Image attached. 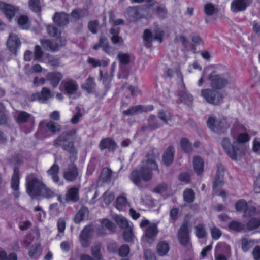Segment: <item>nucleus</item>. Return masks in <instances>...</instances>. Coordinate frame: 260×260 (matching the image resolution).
<instances>
[{
    "instance_id": "nucleus-1",
    "label": "nucleus",
    "mask_w": 260,
    "mask_h": 260,
    "mask_svg": "<svg viewBox=\"0 0 260 260\" xmlns=\"http://www.w3.org/2000/svg\"><path fill=\"white\" fill-rule=\"evenodd\" d=\"M76 134L77 130L75 129L63 132L53 141L52 143V145L55 148L61 147L63 150L67 151L70 154L69 159L72 162L77 159V150L74 146L73 141L76 138ZM78 175L77 166L72 163L68 166L63 177L67 181L73 182L76 180Z\"/></svg>"
},
{
    "instance_id": "nucleus-2",
    "label": "nucleus",
    "mask_w": 260,
    "mask_h": 260,
    "mask_svg": "<svg viewBox=\"0 0 260 260\" xmlns=\"http://www.w3.org/2000/svg\"><path fill=\"white\" fill-rule=\"evenodd\" d=\"M159 153L154 149H151L146 154L145 159L142 162L140 170H133L130 175V180L137 186H140L141 180L148 182L153 177L152 171L156 170L159 172L156 159Z\"/></svg>"
},
{
    "instance_id": "nucleus-3",
    "label": "nucleus",
    "mask_w": 260,
    "mask_h": 260,
    "mask_svg": "<svg viewBox=\"0 0 260 260\" xmlns=\"http://www.w3.org/2000/svg\"><path fill=\"white\" fill-rule=\"evenodd\" d=\"M208 80L212 88L219 90L231 84L232 78L229 72L221 74L218 73L217 71H214L209 75Z\"/></svg>"
},
{
    "instance_id": "nucleus-4",
    "label": "nucleus",
    "mask_w": 260,
    "mask_h": 260,
    "mask_svg": "<svg viewBox=\"0 0 260 260\" xmlns=\"http://www.w3.org/2000/svg\"><path fill=\"white\" fill-rule=\"evenodd\" d=\"M41 177L30 174L26 177V192L31 197H39L43 185Z\"/></svg>"
},
{
    "instance_id": "nucleus-5",
    "label": "nucleus",
    "mask_w": 260,
    "mask_h": 260,
    "mask_svg": "<svg viewBox=\"0 0 260 260\" xmlns=\"http://www.w3.org/2000/svg\"><path fill=\"white\" fill-rule=\"evenodd\" d=\"M201 95L207 103L215 106L220 105L223 100V95L221 92L212 89H202Z\"/></svg>"
},
{
    "instance_id": "nucleus-6",
    "label": "nucleus",
    "mask_w": 260,
    "mask_h": 260,
    "mask_svg": "<svg viewBox=\"0 0 260 260\" xmlns=\"http://www.w3.org/2000/svg\"><path fill=\"white\" fill-rule=\"evenodd\" d=\"M207 124L211 131L218 134L224 133L230 127L225 119H218L215 116H210Z\"/></svg>"
},
{
    "instance_id": "nucleus-7",
    "label": "nucleus",
    "mask_w": 260,
    "mask_h": 260,
    "mask_svg": "<svg viewBox=\"0 0 260 260\" xmlns=\"http://www.w3.org/2000/svg\"><path fill=\"white\" fill-rule=\"evenodd\" d=\"M221 145L227 154L233 160H237L238 157L242 154V151L240 150V147L234 143V141L232 144L228 137L222 139Z\"/></svg>"
},
{
    "instance_id": "nucleus-8",
    "label": "nucleus",
    "mask_w": 260,
    "mask_h": 260,
    "mask_svg": "<svg viewBox=\"0 0 260 260\" xmlns=\"http://www.w3.org/2000/svg\"><path fill=\"white\" fill-rule=\"evenodd\" d=\"M164 34V31L159 28L155 29L153 32L149 29H146L143 34V39L145 41L146 47L150 48L153 40H156L161 43L162 41Z\"/></svg>"
},
{
    "instance_id": "nucleus-9",
    "label": "nucleus",
    "mask_w": 260,
    "mask_h": 260,
    "mask_svg": "<svg viewBox=\"0 0 260 260\" xmlns=\"http://www.w3.org/2000/svg\"><path fill=\"white\" fill-rule=\"evenodd\" d=\"M62 84L63 85L66 93L70 98L75 99L81 96V93L77 92L78 85L76 81L68 80L63 81Z\"/></svg>"
},
{
    "instance_id": "nucleus-10",
    "label": "nucleus",
    "mask_w": 260,
    "mask_h": 260,
    "mask_svg": "<svg viewBox=\"0 0 260 260\" xmlns=\"http://www.w3.org/2000/svg\"><path fill=\"white\" fill-rule=\"evenodd\" d=\"M53 96V93L51 92L49 88L43 87L40 92L32 94L30 97V101H38L41 103H46Z\"/></svg>"
},
{
    "instance_id": "nucleus-11",
    "label": "nucleus",
    "mask_w": 260,
    "mask_h": 260,
    "mask_svg": "<svg viewBox=\"0 0 260 260\" xmlns=\"http://www.w3.org/2000/svg\"><path fill=\"white\" fill-rule=\"evenodd\" d=\"M188 223H183L178 231V237L180 244L183 246H187L190 244Z\"/></svg>"
},
{
    "instance_id": "nucleus-12",
    "label": "nucleus",
    "mask_w": 260,
    "mask_h": 260,
    "mask_svg": "<svg viewBox=\"0 0 260 260\" xmlns=\"http://www.w3.org/2000/svg\"><path fill=\"white\" fill-rule=\"evenodd\" d=\"M93 229L90 225L86 226L81 231L79 236L80 242L83 247H88L90 245L89 240L92 237Z\"/></svg>"
},
{
    "instance_id": "nucleus-13",
    "label": "nucleus",
    "mask_w": 260,
    "mask_h": 260,
    "mask_svg": "<svg viewBox=\"0 0 260 260\" xmlns=\"http://www.w3.org/2000/svg\"><path fill=\"white\" fill-rule=\"evenodd\" d=\"M21 41L18 36L14 33H10L7 44L9 50L16 55L17 50L21 45Z\"/></svg>"
},
{
    "instance_id": "nucleus-14",
    "label": "nucleus",
    "mask_w": 260,
    "mask_h": 260,
    "mask_svg": "<svg viewBox=\"0 0 260 260\" xmlns=\"http://www.w3.org/2000/svg\"><path fill=\"white\" fill-rule=\"evenodd\" d=\"M251 4L252 0H234L231 3V11L233 13L244 11Z\"/></svg>"
},
{
    "instance_id": "nucleus-15",
    "label": "nucleus",
    "mask_w": 260,
    "mask_h": 260,
    "mask_svg": "<svg viewBox=\"0 0 260 260\" xmlns=\"http://www.w3.org/2000/svg\"><path fill=\"white\" fill-rule=\"evenodd\" d=\"M0 9L9 20H11L19 10L18 8L4 2H0Z\"/></svg>"
},
{
    "instance_id": "nucleus-16",
    "label": "nucleus",
    "mask_w": 260,
    "mask_h": 260,
    "mask_svg": "<svg viewBox=\"0 0 260 260\" xmlns=\"http://www.w3.org/2000/svg\"><path fill=\"white\" fill-rule=\"evenodd\" d=\"M99 147L101 151L107 149L109 151H114L117 148V144L112 138L106 137L101 140Z\"/></svg>"
},
{
    "instance_id": "nucleus-17",
    "label": "nucleus",
    "mask_w": 260,
    "mask_h": 260,
    "mask_svg": "<svg viewBox=\"0 0 260 260\" xmlns=\"http://www.w3.org/2000/svg\"><path fill=\"white\" fill-rule=\"evenodd\" d=\"M62 78V74L59 72H49L46 75V80L49 81L53 88L56 87Z\"/></svg>"
},
{
    "instance_id": "nucleus-18",
    "label": "nucleus",
    "mask_w": 260,
    "mask_h": 260,
    "mask_svg": "<svg viewBox=\"0 0 260 260\" xmlns=\"http://www.w3.org/2000/svg\"><path fill=\"white\" fill-rule=\"evenodd\" d=\"M55 23L60 26H64L69 22V15L64 12H56L53 18Z\"/></svg>"
},
{
    "instance_id": "nucleus-19",
    "label": "nucleus",
    "mask_w": 260,
    "mask_h": 260,
    "mask_svg": "<svg viewBox=\"0 0 260 260\" xmlns=\"http://www.w3.org/2000/svg\"><path fill=\"white\" fill-rule=\"evenodd\" d=\"M41 42L44 49L51 51H56L58 50L59 47L64 44V41L60 44L56 41H50L49 40H41Z\"/></svg>"
},
{
    "instance_id": "nucleus-20",
    "label": "nucleus",
    "mask_w": 260,
    "mask_h": 260,
    "mask_svg": "<svg viewBox=\"0 0 260 260\" xmlns=\"http://www.w3.org/2000/svg\"><path fill=\"white\" fill-rule=\"evenodd\" d=\"M158 231L155 224L149 225L145 231V236L148 243H151L155 240L157 235Z\"/></svg>"
},
{
    "instance_id": "nucleus-21",
    "label": "nucleus",
    "mask_w": 260,
    "mask_h": 260,
    "mask_svg": "<svg viewBox=\"0 0 260 260\" xmlns=\"http://www.w3.org/2000/svg\"><path fill=\"white\" fill-rule=\"evenodd\" d=\"M178 96L180 100L185 104H188L193 101V96L187 92L183 83L179 88Z\"/></svg>"
},
{
    "instance_id": "nucleus-22",
    "label": "nucleus",
    "mask_w": 260,
    "mask_h": 260,
    "mask_svg": "<svg viewBox=\"0 0 260 260\" xmlns=\"http://www.w3.org/2000/svg\"><path fill=\"white\" fill-rule=\"evenodd\" d=\"M174 149L172 147H169L164 152L162 157L164 163L166 166L171 165L174 159Z\"/></svg>"
},
{
    "instance_id": "nucleus-23",
    "label": "nucleus",
    "mask_w": 260,
    "mask_h": 260,
    "mask_svg": "<svg viewBox=\"0 0 260 260\" xmlns=\"http://www.w3.org/2000/svg\"><path fill=\"white\" fill-rule=\"evenodd\" d=\"M19 180L20 176L18 168V167H15L14 169V172L11 181V187L14 190H18Z\"/></svg>"
},
{
    "instance_id": "nucleus-24",
    "label": "nucleus",
    "mask_w": 260,
    "mask_h": 260,
    "mask_svg": "<svg viewBox=\"0 0 260 260\" xmlns=\"http://www.w3.org/2000/svg\"><path fill=\"white\" fill-rule=\"evenodd\" d=\"M89 211L85 207H82L76 214L74 221L76 223H79L82 221L87 219L88 217Z\"/></svg>"
},
{
    "instance_id": "nucleus-25",
    "label": "nucleus",
    "mask_w": 260,
    "mask_h": 260,
    "mask_svg": "<svg viewBox=\"0 0 260 260\" xmlns=\"http://www.w3.org/2000/svg\"><path fill=\"white\" fill-rule=\"evenodd\" d=\"M223 177V172L222 170L220 171L219 169L216 173V175L213 182V191L216 192L222 185V179Z\"/></svg>"
},
{
    "instance_id": "nucleus-26",
    "label": "nucleus",
    "mask_w": 260,
    "mask_h": 260,
    "mask_svg": "<svg viewBox=\"0 0 260 260\" xmlns=\"http://www.w3.org/2000/svg\"><path fill=\"white\" fill-rule=\"evenodd\" d=\"M234 138V143L240 147V150L241 151V148L243 144L247 142L250 140V136L246 133H240L236 138Z\"/></svg>"
},
{
    "instance_id": "nucleus-27",
    "label": "nucleus",
    "mask_w": 260,
    "mask_h": 260,
    "mask_svg": "<svg viewBox=\"0 0 260 260\" xmlns=\"http://www.w3.org/2000/svg\"><path fill=\"white\" fill-rule=\"evenodd\" d=\"M59 167L58 165L54 164L49 170H47V174L51 177L52 180L55 183L59 182L58 173Z\"/></svg>"
},
{
    "instance_id": "nucleus-28",
    "label": "nucleus",
    "mask_w": 260,
    "mask_h": 260,
    "mask_svg": "<svg viewBox=\"0 0 260 260\" xmlns=\"http://www.w3.org/2000/svg\"><path fill=\"white\" fill-rule=\"evenodd\" d=\"M79 199V189L77 187L71 188L66 194V200L68 202H76Z\"/></svg>"
},
{
    "instance_id": "nucleus-29",
    "label": "nucleus",
    "mask_w": 260,
    "mask_h": 260,
    "mask_svg": "<svg viewBox=\"0 0 260 260\" xmlns=\"http://www.w3.org/2000/svg\"><path fill=\"white\" fill-rule=\"evenodd\" d=\"M42 250V248L40 244H34L29 250L28 255L31 258H37L40 255Z\"/></svg>"
},
{
    "instance_id": "nucleus-30",
    "label": "nucleus",
    "mask_w": 260,
    "mask_h": 260,
    "mask_svg": "<svg viewBox=\"0 0 260 260\" xmlns=\"http://www.w3.org/2000/svg\"><path fill=\"white\" fill-rule=\"evenodd\" d=\"M254 240L243 238L241 239V249L244 252L249 251L255 244Z\"/></svg>"
},
{
    "instance_id": "nucleus-31",
    "label": "nucleus",
    "mask_w": 260,
    "mask_h": 260,
    "mask_svg": "<svg viewBox=\"0 0 260 260\" xmlns=\"http://www.w3.org/2000/svg\"><path fill=\"white\" fill-rule=\"evenodd\" d=\"M193 167L196 173L200 175L204 171V162L199 156H196L193 159Z\"/></svg>"
},
{
    "instance_id": "nucleus-32",
    "label": "nucleus",
    "mask_w": 260,
    "mask_h": 260,
    "mask_svg": "<svg viewBox=\"0 0 260 260\" xmlns=\"http://www.w3.org/2000/svg\"><path fill=\"white\" fill-rule=\"evenodd\" d=\"M95 87V83L94 78L92 77L88 78L85 83L82 85V88L85 90L88 93L92 92Z\"/></svg>"
},
{
    "instance_id": "nucleus-33",
    "label": "nucleus",
    "mask_w": 260,
    "mask_h": 260,
    "mask_svg": "<svg viewBox=\"0 0 260 260\" xmlns=\"http://www.w3.org/2000/svg\"><path fill=\"white\" fill-rule=\"evenodd\" d=\"M39 196H42L46 199H49L55 196V193L50 188L48 187L45 184H43L40 190Z\"/></svg>"
},
{
    "instance_id": "nucleus-34",
    "label": "nucleus",
    "mask_w": 260,
    "mask_h": 260,
    "mask_svg": "<svg viewBox=\"0 0 260 260\" xmlns=\"http://www.w3.org/2000/svg\"><path fill=\"white\" fill-rule=\"evenodd\" d=\"M229 229L236 232H240L245 228V225L238 221L233 220L229 222Z\"/></svg>"
},
{
    "instance_id": "nucleus-35",
    "label": "nucleus",
    "mask_w": 260,
    "mask_h": 260,
    "mask_svg": "<svg viewBox=\"0 0 260 260\" xmlns=\"http://www.w3.org/2000/svg\"><path fill=\"white\" fill-rule=\"evenodd\" d=\"M148 127L152 131L158 128L161 126L156 117L154 115H150L148 119Z\"/></svg>"
},
{
    "instance_id": "nucleus-36",
    "label": "nucleus",
    "mask_w": 260,
    "mask_h": 260,
    "mask_svg": "<svg viewBox=\"0 0 260 260\" xmlns=\"http://www.w3.org/2000/svg\"><path fill=\"white\" fill-rule=\"evenodd\" d=\"M143 106L142 105H137L132 107L131 108L123 111V114L127 116H133L140 112H143Z\"/></svg>"
},
{
    "instance_id": "nucleus-37",
    "label": "nucleus",
    "mask_w": 260,
    "mask_h": 260,
    "mask_svg": "<svg viewBox=\"0 0 260 260\" xmlns=\"http://www.w3.org/2000/svg\"><path fill=\"white\" fill-rule=\"evenodd\" d=\"M169 250V244L166 242H161L157 245V251L160 256L166 255Z\"/></svg>"
},
{
    "instance_id": "nucleus-38",
    "label": "nucleus",
    "mask_w": 260,
    "mask_h": 260,
    "mask_svg": "<svg viewBox=\"0 0 260 260\" xmlns=\"http://www.w3.org/2000/svg\"><path fill=\"white\" fill-rule=\"evenodd\" d=\"M179 39L181 42V43L183 46V49L184 50H195L196 48L194 45L192 43L190 42L185 36H180Z\"/></svg>"
},
{
    "instance_id": "nucleus-39",
    "label": "nucleus",
    "mask_w": 260,
    "mask_h": 260,
    "mask_svg": "<svg viewBox=\"0 0 260 260\" xmlns=\"http://www.w3.org/2000/svg\"><path fill=\"white\" fill-rule=\"evenodd\" d=\"M128 205L126 199L123 196L117 197L116 201V208L119 211L124 210V208Z\"/></svg>"
},
{
    "instance_id": "nucleus-40",
    "label": "nucleus",
    "mask_w": 260,
    "mask_h": 260,
    "mask_svg": "<svg viewBox=\"0 0 260 260\" xmlns=\"http://www.w3.org/2000/svg\"><path fill=\"white\" fill-rule=\"evenodd\" d=\"M100 177L103 181H110L112 178V171L109 168H104Z\"/></svg>"
},
{
    "instance_id": "nucleus-41",
    "label": "nucleus",
    "mask_w": 260,
    "mask_h": 260,
    "mask_svg": "<svg viewBox=\"0 0 260 260\" xmlns=\"http://www.w3.org/2000/svg\"><path fill=\"white\" fill-rule=\"evenodd\" d=\"M115 220L117 225L119 226L121 229L125 230L128 229L129 227H131L126 219L122 216H115Z\"/></svg>"
},
{
    "instance_id": "nucleus-42",
    "label": "nucleus",
    "mask_w": 260,
    "mask_h": 260,
    "mask_svg": "<svg viewBox=\"0 0 260 260\" xmlns=\"http://www.w3.org/2000/svg\"><path fill=\"white\" fill-rule=\"evenodd\" d=\"M183 198L186 202L188 203L194 201L195 198V193L192 189H187L183 192Z\"/></svg>"
},
{
    "instance_id": "nucleus-43",
    "label": "nucleus",
    "mask_w": 260,
    "mask_h": 260,
    "mask_svg": "<svg viewBox=\"0 0 260 260\" xmlns=\"http://www.w3.org/2000/svg\"><path fill=\"white\" fill-rule=\"evenodd\" d=\"M260 226V218H252L247 223L246 226L250 230L258 228Z\"/></svg>"
},
{
    "instance_id": "nucleus-44",
    "label": "nucleus",
    "mask_w": 260,
    "mask_h": 260,
    "mask_svg": "<svg viewBox=\"0 0 260 260\" xmlns=\"http://www.w3.org/2000/svg\"><path fill=\"white\" fill-rule=\"evenodd\" d=\"M127 14L131 20L134 21L140 18L138 10L136 7H129L127 9Z\"/></svg>"
},
{
    "instance_id": "nucleus-45",
    "label": "nucleus",
    "mask_w": 260,
    "mask_h": 260,
    "mask_svg": "<svg viewBox=\"0 0 260 260\" xmlns=\"http://www.w3.org/2000/svg\"><path fill=\"white\" fill-rule=\"evenodd\" d=\"M101 244L100 243H95L91 248V254L92 256L98 259L101 258V254L100 253Z\"/></svg>"
},
{
    "instance_id": "nucleus-46",
    "label": "nucleus",
    "mask_w": 260,
    "mask_h": 260,
    "mask_svg": "<svg viewBox=\"0 0 260 260\" xmlns=\"http://www.w3.org/2000/svg\"><path fill=\"white\" fill-rule=\"evenodd\" d=\"M117 58L120 63L123 65L128 64L130 62V56L128 53L119 52L117 54Z\"/></svg>"
},
{
    "instance_id": "nucleus-47",
    "label": "nucleus",
    "mask_w": 260,
    "mask_h": 260,
    "mask_svg": "<svg viewBox=\"0 0 260 260\" xmlns=\"http://www.w3.org/2000/svg\"><path fill=\"white\" fill-rule=\"evenodd\" d=\"M47 129L53 133L59 132L61 131V126L57 123L53 121H49L46 124Z\"/></svg>"
},
{
    "instance_id": "nucleus-48",
    "label": "nucleus",
    "mask_w": 260,
    "mask_h": 260,
    "mask_svg": "<svg viewBox=\"0 0 260 260\" xmlns=\"http://www.w3.org/2000/svg\"><path fill=\"white\" fill-rule=\"evenodd\" d=\"M196 235L200 239L203 238L206 236V232L205 229V225L202 224H199L196 226Z\"/></svg>"
},
{
    "instance_id": "nucleus-49",
    "label": "nucleus",
    "mask_w": 260,
    "mask_h": 260,
    "mask_svg": "<svg viewBox=\"0 0 260 260\" xmlns=\"http://www.w3.org/2000/svg\"><path fill=\"white\" fill-rule=\"evenodd\" d=\"M88 62L94 67H107L108 64V61L105 60H97L93 58H89Z\"/></svg>"
},
{
    "instance_id": "nucleus-50",
    "label": "nucleus",
    "mask_w": 260,
    "mask_h": 260,
    "mask_svg": "<svg viewBox=\"0 0 260 260\" xmlns=\"http://www.w3.org/2000/svg\"><path fill=\"white\" fill-rule=\"evenodd\" d=\"M123 236L124 240L126 242H129L133 240L135 236L133 233L132 227H129L128 229L124 230Z\"/></svg>"
},
{
    "instance_id": "nucleus-51",
    "label": "nucleus",
    "mask_w": 260,
    "mask_h": 260,
    "mask_svg": "<svg viewBox=\"0 0 260 260\" xmlns=\"http://www.w3.org/2000/svg\"><path fill=\"white\" fill-rule=\"evenodd\" d=\"M180 146L181 148L187 153L191 152L192 147L188 139L183 138L180 142Z\"/></svg>"
},
{
    "instance_id": "nucleus-52",
    "label": "nucleus",
    "mask_w": 260,
    "mask_h": 260,
    "mask_svg": "<svg viewBox=\"0 0 260 260\" xmlns=\"http://www.w3.org/2000/svg\"><path fill=\"white\" fill-rule=\"evenodd\" d=\"M47 32L48 34L52 37H56L57 39L59 38L60 32L58 29L53 25H50L47 26Z\"/></svg>"
},
{
    "instance_id": "nucleus-53",
    "label": "nucleus",
    "mask_w": 260,
    "mask_h": 260,
    "mask_svg": "<svg viewBox=\"0 0 260 260\" xmlns=\"http://www.w3.org/2000/svg\"><path fill=\"white\" fill-rule=\"evenodd\" d=\"M18 24L23 29H27L29 27V19L27 16L22 15L18 19Z\"/></svg>"
},
{
    "instance_id": "nucleus-54",
    "label": "nucleus",
    "mask_w": 260,
    "mask_h": 260,
    "mask_svg": "<svg viewBox=\"0 0 260 260\" xmlns=\"http://www.w3.org/2000/svg\"><path fill=\"white\" fill-rule=\"evenodd\" d=\"M30 117V114L25 112L20 111L18 115L17 121L19 123H25L27 121Z\"/></svg>"
},
{
    "instance_id": "nucleus-55",
    "label": "nucleus",
    "mask_w": 260,
    "mask_h": 260,
    "mask_svg": "<svg viewBox=\"0 0 260 260\" xmlns=\"http://www.w3.org/2000/svg\"><path fill=\"white\" fill-rule=\"evenodd\" d=\"M100 76L101 79H103V84H105V86H107L110 84L113 77V75L112 73H106L103 75V72L101 70L100 71Z\"/></svg>"
},
{
    "instance_id": "nucleus-56",
    "label": "nucleus",
    "mask_w": 260,
    "mask_h": 260,
    "mask_svg": "<svg viewBox=\"0 0 260 260\" xmlns=\"http://www.w3.org/2000/svg\"><path fill=\"white\" fill-rule=\"evenodd\" d=\"M158 117L165 124H168V122L171 120L170 114L163 110H160L158 114Z\"/></svg>"
},
{
    "instance_id": "nucleus-57",
    "label": "nucleus",
    "mask_w": 260,
    "mask_h": 260,
    "mask_svg": "<svg viewBox=\"0 0 260 260\" xmlns=\"http://www.w3.org/2000/svg\"><path fill=\"white\" fill-rule=\"evenodd\" d=\"M29 6L30 9L35 12H38L41 10V5L39 0H29Z\"/></svg>"
},
{
    "instance_id": "nucleus-58",
    "label": "nucleus",
    "mask_w": 260,
    "mask_h": 260,
    "mask_svg": "<svg viewBox=\"0 0 260 260\" xmlns=\"http://www.w3.org/2000/svg\"><path fill=\"white\" fill-rule=\"evenodd\" d=\"M102 226L106 228L109 231L113 232L115 230L116 226L113 222L108 219H105L101 222Z\"/></svg>"
},
{
    "instance_id": "nucleus-59",
    "label": "nucleus",
    "mask_w": 260,
    "mask_h": 260,
    "mask_svg": "<svg viewBox=\"0 0 260 260\" xmlns=\"http://www.w3.org/2000/svg\"><path fill=\"white\" fill-rule=\"evenodd\" d=\"M204 12L208 16L212 15L216 11L215 6L212 3H208L204 6Z\"/></svg>"
},
{
    "instance_id": "nucleus-60",
    "label": "nucleus",
    "mask_w": 260,
    "mask_h": 260,
    "mask_svg": "<svg viewBox=\"0 0 260 260\" xmlns=\"http://www.w3.org/2000/svg\"><path fill=\"white\" fill-rule=\"evenodd\" d=\"M247 206V203L245 200H240L236 203L235 208L238 212L244 211L245 212Z\"/></svg>"
},
{
    "instance_id": "nucleus-61",
    "label": "nucleus",
    "mask_w": 260,
    "mask_h": 260,
    "mask_svg": "<svg viewBox=\"0 0 260 260\" xmlns=\"http://www.w3.org/2000/svg\"><path fill=\"white\" fill-rule=\"evenodd\" d=\"M48 63L53 67H57L60 66V61L59 58L51 55H48Z\"/></svg>"
},
{
    "instance_id": "nucleus-62",
    "label": "nucleus",
    "mask_w": 260,
    "mask_h": 260,
    "mask_svg": "<svg viewBox=\"0 0 260 260\" xmlns=\"http://www.w3.org/2000/svg\"><path fill=\"white\" fill-rule=\"evenodd\" d=\"M17 255L14 253H12L7 256L5 251L0 252V260H17Z\"/></svg>"
},
{
    "instance_id": "nucleus-63",
    "label": "nucleus",
    "mask_w": 260,
    "mask_h": 260,
    "mask_svg": "<svg viewBox=\"0 0 260 260\" xmlns=\"http://www.w3.org/2000/svg\"><path fill=\"white\" fill-rule=\"evenodd\" d=\"M104 201L106 204H110L114 199L115 196L112 192H106L103 195Z\"/></svg>"
},
{
    "instance_id": "nucleus-64",
    "label": "nucleus",
    "mask_w": 260,
    "mask_h": 260,
    "mask_svg": "<svg viewBox=\"0 0 260 260\" xmlns=\"http://www.w3.org/2000/svg\"><path fill=\"white\" fill-rule=\"evenodd\" d=\"M71 16L75 20H78L81 17H84V15L83 14L82 10L79 9H74L71 13Z\"/></svg>"
}]
</instances>
